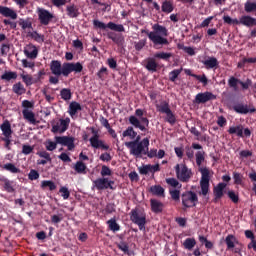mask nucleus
<instances>
[{
  "label": "nucleus",
  "instance_id": "nucleus-1",
  "mask_svg": "<svg viewBox=\"0 0 256 256\" xmlns=\"http://www.w3.org/2000/svg\"><path fill=\"white\" fill-rule=\"evenodd\" d=\"M50 71L52 75L49 76L50 85H59V77H69L71 73H81L83 71V64L81 62H64L61 64L59 60H52L50 62Z\"/></svg>",
  "mask_w": 256,
  "mask_h": 256
},
{
  "label": "nucleus",
  "instance_id": "nucleus-2",
  "mask_svg": "<svg viewBox=\"0 0 256 256\" xmlns=\"http://www.w3.org/2000/svg\"><path fill=\"white\" fill-rule=\"evenodd\" d=\"M152 30L153 31L147 33V36L154 47L169 45V40L166 38L169 37V30H167V27L161 24H154Z\"/></svg>",
  "mask_w": 256,
  "mask_h": 256
},
{
  "label": "nucleus",
  "instance_id": "nucleus-3",
  "mask_svg": "<svg viewBox=\"0 0 256 256\" xmlns=\"http://www.w3.org/2000/svg\"><path fill=\"white\" fill-rule=\"evenodd\" d=\"M143 115H145V110L138 108L135 110V115H131L128 118V121L132 127H135V129L147 131V127H149V118L143 117Z\"/></svg>",
  "mask_w": 256,
  "mask_h": 256
},
{
  "label": "nucleus",
  "instance_id": "nucleus-4",
  "mask_svg": "<svg viewBox=\"0 0 256 256\" xmlns=\"http://www.w3.org/2000/svg\"><path fill=\"white\" fill-rule=\"evenodd\" d=\"M125 145L130 149V155H133L136 158H141L142 155H147L149 138L142 139L139 144H135V142H126Z\"/></svg>",
  "mask_w": 256,
  "mask_h": 256
},
{
  "label": "nucleus",
  "instance_id": "nucleus-5",
  "mask_svg": "<svg viewBox=\"0 0 256 256\" xmlns=\"http://www.w3.org/2000/svg\"><path fill=\"white\" fill-rule=\"evenodd\" d=\"M130 221L139 227L140 231H145L147 225V214L139 208L132 209L129 213Z\"/></svg>",
  "mask_w": 256,
  "mask_h": 256
},
{
  "label": "nucleus",
  "instance_id": "nucleus-6",
  "mask_svg": "<svg viewBox=\"0 0 256 256\" xmlns=\"http://www.w3.org/2000/svg\"><path fill=\"white\" fill-rule=\"evenodd\" d=\"M156 109L158 113H163L164 115H166V123H169L170 125H175V123H177V118L175 117V114L171 110L169 102L162 101L160 104L156 105Z\"/></svg>",
  "mask_w": 256,
  "mask_h": 256
},
{
  "label": "nucleus",
  "instance_id": "nucleus-7",
  "mask_svg": "<svg viewBox=\"0 0 256 256\" xmlns=\"http://www.w3.org/2000/svg\"><path fill=\"white\" fill-rule=\"evenodd\" d=\"M175 172L178 181H181V183H189L191 177H193V172L185 164H177Z\"/></svg>",
  "mask_w": 256,
  "mask_h": 256
},
{
  "label": "nucleus",
  "instance_id": "nucleus-8",
  "mask_svg": "<svg viewBox=\"0 0 256 256\" xmlns=\"http://www.w3.org/2000/svg\"><path fill=\"white\" fill-rule=\"evenodd\" d=\"M181 201L185 209H191V207H197L199 197L197 196V193L193 191H186L181 194Z\"/></svg>",
  "mask_w": 256,
  "mask_h": 256
},
{
  "label": "nucleus",
  "instance_id": "nucleus-9",
  "mask_svg": "<svg viewBox=\"0 0 256 256\" xmlns=\"http://www.w3.org/2000/svg\"><path fill=\"white\" fill-rule=\"evenodd\" d=\"M93 26L94 29H102V31H105V29H110L111 31H116L117 33H125V26H123V24H116L114 22H108L105 24L99 20H93Z\"/></svg>",
  "mask_w": 256,
  "mask_h": 256
},
{
  "label": "nucleus",
  "instance_id": "nucleus-10",
  "mask_svg": "<svg viewBox=\"0 0 256 256\" xmlns=\"http://www.w3.org/2000/svg\"><path fill=\"white\" fill-rule=\"evenodd\" d=\"M199 173H201L200 194L206 197V195L209 193V181L211 179L210 172L207 167H200Z\"/></svg>",
  "mask_w": 256,
  "mask_h": 256
},
{
  "label": "nucleus",
  "instance_id": "nucleus-11",
  "mask_svg": "<svg viewBox=\"0 0 256 256\" xmlns=\"http://www.w3.org/2000/svg\"><path fill=\"white\" fill-rule=\"evenodd\" d=\"M91 133L93 134V136L89 139L91 147H93V149H103V151H109V145H106L103 140L99 139V131L92 127Z\"/></svg>",
  "mask_w": 256,
  "mask_h": 256
},
{
  "label": "nucleus",
  "instance_id": "nucleus-12",
  "mask_svg": "<svg viewBox=\"0 0 256 256\" xmlns=\"http://www.w3.org/2000/svg\"><path fill=\"white\" fill-rule=\"evenodd\" d=\"M71 123V119L69 117L63 119L60 118L58 121L52 124V133H65L67 129H69V124Z\"/></svg>",
  "mask_w": 256,
  "mask_h": 256
},
{
  "label": "nucleus",
  "instance_id": "nucleus-13",
  "mask_svg": "<svg viewBox=\"0 0 256 256\" xmlns=\"http://www.w3.org/2000/svg\"><path fill=\"white\" fill-rule=\"evenodd\" d=\"M228 85L229 87H231L232 89L237 90V85H241L242 89L244 91H247V89H249V87H251V85H253V81L251 79H246L245 82L241 81L238 78H235L234 76H231L228 80Z\"/></svg>",
  "mask_w": 256,
  "mask_h": 256
},
{
  "label": "nucleus",
  "instance_id": "nucleus-14",
  "mask_svg": "<svg viewBox=\"0 0 256 256\" xmlns=\"http://www.w3.org/2000/svg\"><path fill=\"white\" fill-rule=\"evenodd\" d=\"M55 141L58 145L67 147L68 151L75 149V138L71 136H55Z\"/></svg>",
  "mask_w": 256,
  "mask_h": 256
},
{
  "label": "nucleus",
  "instance_id": "nucleus-15",
  "mask_svg": "<svg viewBox=\"0 0 256 256\" xmlns=\"http://www.w3.org/2000/svg\"><path fill=\"white\" fill-rule=\"evenodd\" d=\"M243 125L239 124L237 126H232L228 129L229 135H237V137H251V130L249 128H245L243 131Z\"/></svg>",
  "mask_w": 256,
  "mask_h": 256
},
{
  "label": "nucleus",
  "instance_id": "nucleus-16",
  "mask_svg": "<svg viewBox=\"0 0 256 256\" xmlns=\"http://www.w3.org/2000/svg\"><path fill=\"white\" fill-rule=\"evenodd\" d=\"M37 13L41 25H49V23H51V21L53 20V14L45 8H38Z\"/></svg>",
  "mask_w": 256,
  "mask_h": 256
},
{
  "label": "nucleus",
  "instance_id": "nucleus-17",
  "mask_svg": "<svg viewBox=\"0 0 256 256\" xmlns=\"http://www.w3.org/2000/svg\"><path fill=\"white\" fill-rule=\"evenodd\" d=\"M215 99H217V96L212 92L207 91L203 93H198L195 97V103L201 105L209 101H214Z\"/></svg>",
  "mask_w": 256,
  "mask_h": 256
},
{
  "label": "nucleus",
  "instance_id": "nucleus-18",
  "mask_svg": "<svg viewBox=\"0 0 256 256\" xmlns=\"http://www.w3.org/2000/svg\"><path fill=\"white\" fill-rule=\"evenodd\" d=\"M235 113H239L240 115H247V113H255V107H250L247 104L237 103L232 107Z\"/></svg>",
  "mask_w": 256,
  "mask_h": 256
},
{
  "label": "nucleus",
  "instance_id": "nucleus-19",
  "mask_svg": "<svg viewBox=\"0 0 256 256\" xmlns=\"http://www.w3.org/2000/svg\"><path fill=\"white\" fill-rule=\"evenodd\" d=\"M23 119L30 123V125H37L39 121H37V118H35V113L29 109H23L22 110Z\"/></svg>",
  "mask_w": 256,
  "mask_h": 256
},
{
  "label": "nucleus",
  "instance_id": "nucleus-20",
  "mask_svg": "<svg viewBox=\"0 0 256 256\" xmlns=\"http://www.w3.org/2000/svg\"><path fill=\"white\" fill-rule=\"evenodd\" d=\"M226 187H227V184L224 182H220L214 187L213 193H214L215 201H217V199H222L223 195H225Z\"/></svg>",
  "mask_w": 256,
  "mask_h": 256
},
{
  "label": "nucleus",
  "instance_id": "nucleus-21",
  "mask_svg": "<svg viewBox=\"0 0 256 256\" xmlns=\"http://www.w3.org/2000/svg\"><path fill=\"white\" fill-rule=\"evenodd\" d=\"M193 149L200 151L203 149V146L201 144L192 143L191 147L185 148L186 157L189 159V161H193V159L195 158V151Z\"/></svg>",
  "mask_w": 256,
  "mask_h": 256
},
{
  "label": "nucleus",
  "instance_id": "nucleus-22",
  "mask_svg": "<svg viewBox=\"0 0 256 256\" xmlns=\"http://www.w3.org/2000/svg\"><path fill=\"white\" fill-rule=\"evenodd\" d=\"M144 67L150 73H157V69H159V64L157 63V60H155V58H147L145 60Z\"/></svg>",
  "mask_w": 256,
  "mask_h": 256
},
{
  "label": "nucleus",
  "instance_id": "nucleus-23",
  "mask_svg": "<svg viewBox=\"0 0 256 256\" xmlns=\"http://www.w3.org/2000/svg\"><path fill=\"white\" fill-rule=\"evenodd\" d=\"M238 22H239V25H244V27H255L256 18L251 17L249 15H244V16L240 17Z\"/></svg>",
  "mask_w": 256,
  "mask_h": 256
},
{
  "label": "nucleus",
  "instance_id": "nucleus-24",
  "mask_svg": "<svg viewBox=\"0 0 256 256\" xmlns=\"http://www.w3.org/2000/svg\"><path fill=\"white\" fill-rule=\"evenodd\" d=\"M150 206H151L152 213H156V214L163 213V208L165 207L163 202L157 199H150Z\"/></svg>",
  "mask_w": 256,
  "mask_h": 256
},
{
  "label": "nucleus",
  "instance_id": "nucleus-25",
  "mask_svg": "<svg viewBox=\"0 0 256 256\" xmlns=\"http://www.w3.org/2000/svg\"><path fill=\"white\" fill-rule=\"evenodd\" d=\"M0 15H3V17H10V19L13 20L17 19V12L7 6H0Z\"/></svg>",
  "mask_w": 256,
  "mask_h": 256
},
{
  "label": "nucleus",
  "instance_id": "nucleus-26",
  "mask_svg": "<svg viewBox=\"0 0 256 256\" xmlns=\"http://www.w3.org/2000/svg\"><path fill=\"white\" fill-rule=\"evenodd\" d=\"M79 111H83V107H81V104L77 101H72L69 104L68 108V113L70 117H74L75 115H77V113H79Z\"/></svg>",
  "mask_w": 256,
  "mask_h": 256
},
{
  "label": "nucleus",
  "instance_id": "nucleus-27",
  "mask_svg": "<svg viewBox=\"0 0 256 256\" xmlns=\"http://www.w3.org/2000/svg\"><path fill=\"white\" fill-rule=\"evenodd\" d=\"M0 129L4 137H11L13 135V130L11 129V122L5 120L1 125Z\"/></svg>",
  "mask_w": 256,
  "mask_h": 256
},
{
  "label": "nucleus",
  "instance_id": "nucleus-28",
  "mask_svg": "<svg viewBox=\"0 0 256 256\" xmlns=\"http://www.w3.org/2000/svg\"><path fill=\"white\" fill-rule=\"evenodd\" d=\"M24 55H26L28 59H37V56L39 55V50L37 49V46L30 45L28 46V49L24 50Z\"/></svg>",
  "mask_w": 256,
  "mask_h": 256
},
{
  "label": "nucleus",
  "instance_id": "nucleus-29",
  "mask_svg": "<svg viewBox=\"0 0 256 256\" xmlns=\"http://www.w3.org/2000/svg\"><path fill=\"white\" fill-rule=\"evenodd\" d=\"M93 187L97 189V191H105L107 189V178H98L93 181Z\"/></svg>",
  "mask_w": 256,
  "mask_h": 256
},
{
  "label": "nucleus",
  "instance_id": "nucleus-30",
  "mask_svg": "<svg viewBox=\"0 0 256 256\" xmlns=\"http://www.w3.org/2000/svg\"><path fill=\"white\" fill-rule=\"evenodd\" d=\"M2 183H4L3 188L6 193H15V182L7 179V178H2L0 179Z\"/></svg>",
  "mask_w": 256,
  "mask_h": 256
},
{
  "label": "nucleus",
  "instance_id": "nucleus-31",
  "mask_svg": "<svg viewBox=\"0 0 256 256\" xmlns=\"http://www.w3.org/2000/svg\"><path fill=\"white\" fill-rule=\"evenodd\" d=\"M225 243L227 245V250L231 251V249H235V244L239 243V240H237L235 235L229 234L225 238Z\"/></svg>",
  "mask_w": 256,
  "mask_h": 256
},
{
  "label": "nucleus",
  "instance_id": "nucleus-32",
  "mask_svg": "<svg viewBox=\"0 0 256 256\" xmlns=\"http://www.w3.org/2000/svg\"><path fill=\"white\" fill-rule=\"evenodd\" d=\"M149 191L155 197H165V188H163L161 185L151 186Z\"/></svg>",
  "mask_w": 256,
  "mask_h": 256
},
{
  "label": "nucleus",
  "instance_id": "nucleus-33",
  "mask_svg": "<svg viewBox=\"0 0 256 256\" xmlns=\"http://www.w3.org/2000/svg\"><path fill=\"white\" fill-rule=\"evenodd\" d=\"M66 12H67L68 17H70V19H76V17H79V15H80L79 8H77V6H75V4L67 6Z\"/></svg>",
  "mask_w": 256,
  "mask_h": 256
},
{
  "label": "nucleus",
  "instance_id": "nucleus-34",
  "mask_svg": "<svg viewBox=\"0 0 256 256\" xmlns=\"http://www.w3.org/2000/svg\"><path fill=\"white\" fill-rule=\"evenodd\" d=\"M203 65L206 67V69H215V67L219 66V61L215 57H209L203 61Z\"/></svg>",
  "mask_w": 256,
  "mask_h": 256
},
{
  "label": "nucleus",
  "instance_id": "nucleus-35",
  "mask_svg": "<svg viewBox=\"0 0 256 256\" xmlns=\"http://www.w3.org/2000/svg\"><path fill=\"white\" fill-rule=\"evenodd\" d=\"M74 170L78 175H87V165L83 161H77L74 165Z\"/></svg>",
  "mask_w": 256,
  "mask_h": 256
},
{
  "label": "nucleus",
  "instance_id": "nucleus-36",
  "mask_svg": "<svg viewBox=\"0 0 256 256\" xmlns=\"http://www.w3.org/2000/svg\"><path fill=\"white\" fill-rule=\"evenodd\" d=\"M108 39H111V41H113V43L118 45V47H121V45H123V43L125 42V38H123L121 35L115 34V33H109Z\"/></svg>",
  "mask_w": 256,
  "mask_h": 256
},
{
  "label": "nucleus",
  "instance_id": "nucleus-37",
  "mask_svg": "<svg viewBox=\"0 0 256 256\" xmlns=\"http://www.w3.org/2000/svg\"><path fill=\"white\" fill-rule=\"evenodd\" d=\"M12 91L15 95H25V93H27V89H25V86H23L21 82L15 83L12 86Z\"/></svg>",
  "mask_w": 256,
  "mask_h": 256
},
{
  "label": "nucleus",
  "instance_id": "nucleus-38",
  "mask_svg": "<svg viewBox=\"0 0 256 256\" xmlns=\"http://www.w3.org/2000/svg\"><path fill=\"white\" fill-rule=\"evenodd\" d=\"M106 223L110 231H113V233H117V231H121V226L119 225V223H117V220L115 218L108 220Z\"/></svg>",
  "mask_w": 256,
  "mask_h": 256
},
{
  "label": "nucleus",
  "instance_id": "nucleus-39",
  "mask_svg": "<svg viewBox=\"0 0 256 256\" xmlns=\"http://www.w3.org/2000/svg\"><path fill=\"white\" fill-rule=\"evenodd\" d=\"M181 73H183V67H181L180 69L172 70L168 74L169 81H171V83H175V81H177V79L179 78V75H181Z\"/></svg>",
  "mask_w": 256,
  "mask_h": 256
},
{
  "label": "nucleus",
  "instance_id": "nucleus-40",
  "mask_svg": "<svg viewBox=\"0 0 256 256\" xmlns=\"http://www.w3.org/2000/svg\"><path fill=\"white\" fill-rule=\"evenodd\" d=\"M161 9L163 13H173L175 7L173 6V2L166 0L162 3Z\"/></svg>",
  "mask_w": 256,
  "mask_h": 256
},
{
  "label": "nucleus",
  "instance_id": "nucleus-41",
  "mask_svg": "<svg viewBox=\"0 0 256 256\" xmlns=\"http://www.w3.org/2000/svg\"><path fill=\"white\" fill-rule=\"evenodd\" d=\"M60 97L61 99H63V101H71V98L73 97V93H71V89L63 88L60 91Z\"/></svg>",
  "mask_w": 256,
  "mask_h": 256
},
{
  "label": "nucleus",
  "instance_id": "nucleus-42",
  "mask_svg": "<svg viewBox=\"0 0 256 256\" xmlns=\"http://www.w3.org/2000/svg\"><path fill=\"white\" fill-rule=\"evenodd\" d=\"M3 169L5 171H9V173H13V174L21 173V169L17 168V166H15V164H13V163L4 164Z\"/></svg>",
  "mask_w": 256,
  "mask_h": 256
},
{
  "label": "nucleus",
  "instance_id": "nucleus-43",
  "mask_svg": "<svg viewBox=\"0 0 256 256\" xmlns=\"http://www.w3.org/2000/svg\"><path fill=\"white\" fill-rule=\"evenodd\" d=\"M49 189V191H55L57 189V185H55V182L51 180H43L41 182V189Z\"/></svg>",
  "mask_w": 256,
  "mask_h": 256
},
{
  "label": "nucleus",
  "instance_id": "nucleus-44",
  "mask_svg": "<svg viewBox=\"0 0 256 256\" xmlns=\"http://www.w3.org/2000/svg\"><path fill=\"white\" fill-rule=\"evenodd\" d=\"M196 157V165L198 167H201V165H203V162L205 161V152L202 150H199L196 152L195 154Z\"/></svg>",
  "mask_w": 256,
  "mask_h": 256
},
{
  "label": "nucleus",
  "instance_id": "nucleus-45",
  "mask_svg": "<svg viewBox=\"0 0 256 256\" xmlns=\"http://www.w3.org/2000/svg\"><path fill=\"white\" fill-rule=\"evenodd\" d=\"M20 77L23 81V83H25L26 87H31V85H33V76H31L30 74H20Z\"/></svg>",
  "mask_w": 256,
  "mask_h": 256
},
{
  "label": "nucleus",
  "instance_id": "nucleus-46",
  "mask_svg": "<svg viewBox=\"0 0 256 256\" xmlns=\"http://www.w3.org/2000/svg\"><path fill=\"white\" fill-rule=\"evenodd\" d=\"M2 81H11V79H17V72L8 71L1 75Z\"/></svg>",
  "mask_w": 256,
  "mask_h": 256
},
{
  "label": "nucleus",
  "instance_id": "nucleus-47",
  "mask_svg": "<svg viewBox=\"0 0 256 256\" xmlns=\"http://www.w3.org/2000/svg\"><path fill=\"white\" fill-rule=\"evenodd\" d=\"M156 59H163V61H169L173 57L172 53L169 52H158L154 55Z\"/></svg>",
  "mask_w": 256,
  "mask_h": 256
},
{
  "label": "nucleus",
  "instance_id": "nucleus-48",
  "mask_svg": "<svg viewBox=\"0 0 256 256\" xmlns=\"http://www.w3.org/2000/svg\"><path fill=\"white\" fill-rule=\"evenodd\" d=\"M183 245L186 249H188V251H191V249H193V247L197 245V241L195 240V238H187L184 241Z\"/></svg>",
  "mask_w": 256,
  "mask_h": 256
},
{
  "label": "nucleus",
  "instance_id": "nucleus-49",
  "mask_svg": "<svg viewBox=\"0 0 256 256\" xmlns=\"http://www.w3.org/2000/svg\"><path fill=\"white\" fill-rule=\"evenodd\" d=\"M171 199L175 201L176 203H179L181 201V191L174 189L169 191Z\"/></svg>",
  "mask_w": 256,
  "mask_h": 256
},
{
  "label": "nucleus",
  "instance_id": "nucleus-50",
  "mask_svg": "<svg viewBox=\"0 0 256 256\" xmlns=\"http://www.w3.org/2000/svg\"><path fill=\"white\" fill-rule=\"evenodd\" d=\"M101 177H111V175H113V171L111 170V168H109V166L107 165H103L101 168V172H100Z\"/></svg>",
  "mask_w": 256,
  "mask_h": 256
},
{
  "label": "nucleus",
  "instance_id": "nucleus-51",
  "mask_svg": "<svg viewBox=\"0 0 256 256\" xmlns=\"http://www.w3.org/2000/svg\"><path fill=\"white\" fill-rule=\"evenodd\" d=\"M234 185H243V174L239 172H233Z\"/></svg>",
  "mask_w": 256,
  "mask_h": 256
},
{
  "label": "nucleus",
  "instance_id": "nucleus-52",
  "mask_svg": "<svg viewBox=\"0 0 256 256\" xmlns=\"http://www.w3.org/2000/svg\"><path fill=\"white\" fill-rule=\"evenodd\" d=\"M46 150L47 151H55V149H57V145H59V143H57V141L55 140V142L51 141V140H47L44 143Z\"/></svg>",
  "mask_w": 256,
  "mask_h": 256
},
{
  "label": "nucleus",
  "instance_id": "nucleus-53",
  "mask_svg": "<svg viewBox=\"0 0 256 256\" xmlns=\"http://www.w3.org/2000/svg\"><path fill=\"white\" fill-rule=\"evenodd\" d=\"M30 37H32V39L36 40L37 43H43V41H45V36L39 34L37 31H34L30 34Z\"/></svg>",
  "mask_w": 256,
  "mask_h": 256
},
{
  "label": "nucleus",
  "instance_id": "nucleus-54",
  "mask_svg": "<svg viewBox=\"0 0 256 256\" xmlns=\"http://www.w3.org/2000/svg\"><path fill=\"white\" fill-rule=\"evenodd\" d=\"M109 75V72H108V70H107V67H105V66H102L101 68H100V70L97 72V77H98V79H105V77H107Z\"/></svg>",
  "mask_w": 256,
  "mask_h": 256
},
{
  "label": "nucleus",
  "instance_id": "nucleus-55",
  "mask_svg": "<svg viewBox=\"0 0 256 256\" xmlns=\"http://www.w3.org/2000/svg\"><path fill=\"white\" fill-rule=\"evenodd\" d=\"M140 175H148L151 173V164L143 165L138 168Z\"/></svg>",
  "mask_w": 256,
  "mask_h": 256
},
{
  "label": "nucleus",
  "instance_id": "nucleus-56",
  "mask_svg": "<svg viewBox=\"0 0 256 256\" xmlns=\"http://www.w3.org/2000/svg\"><path fill=\"white\" fill-rule=\"evenodd\" d=\"M223 21L227 25H239V20L237 18L233 19L231 16H223Z\"/></svg>",
  "mask_w": 256,
  "mask_h": 256
},
{
  "label": "nucleus",
  "instance_id": "nucleus-57",
  "mask_svg": "<svg viewBox=\"0 0 256 256\" xmlns=\"http://www.w3.org/2000/svg\"><path fill=\"white\" fill-rule=\"evenodd\" d=\"M117 247L120 251H123L125 255H129V244H127V242L122 241L117 245Z\"/></svg>",
  "mask_w": 256,
  "mask_h": 256
},
{
  "label": "nucleus",
  "instance_id": "nucleus-58",
  "mask_svg": "<svg viewBox=\"0 0 256 256\" xmlns=\"http://www.w3.org/2000/svg\"><path fill=\"white\" fill-rule=\"evenodd\" d=\"M40 175L39 172L35 169H31L29 174H28V179L30 181H37V179H39Z\"/></svg>",
  "mask_w": 256,
  "mask_h": 256
},
{
  "label": "nucleus",
  "instance_id": "nucleus-59",
  "mask_svg": "<svg viewBox=\"0 0 256 256\" xmlns=\"http://www.w3.org/2000/svg\"><path fill=\"white\" fill-rule=\"evenodd\" d=\"M227 195L230 200H232L234 203H239V194L235 193L233 190H229L227 192Z\"/></svg>",
  "mask_w": 256,
  "mask_h": 256
},
{
  "label": "nucleus",
  "instance_id": "nucleus-60",
  "mask_svg": "<svg viewBox=\"0 0 256 256\" xmlns=\"http://www.w3.org/2000/svg\"><path fill=\"white\" fill-rule=\"evenodd\" d=\"M147 45V39H141L139 42L134 43V48L137 51H142L143 47Z\"/></svg>",
  "mask_w": 256,
  "mask_h": 256
},
{
  "label": "nucleus",
  "instance_id": "nucleus-61",
  "mask_svg": "<svg viewBox=\"0 0 256 256\" xmlns=\"http://www.w3.org/2000/svg\"><path fill=\"white\" fill-rule=\"evenodd\" d=\"M59 193H62V197L64 200H67L69 199V197H71V192L69 191V188L65 186L60 188Z\"/></svg>",
  "mask_w": 256,
  "mask_h": 256
},
{
  "label": "nucleus",
  "instance_id": "nucleus-62",
  "mask_svg": "<svg viewBox=\"0 0 256 256\" xmlns=\"http://www.w3.org/2000/svg\"><path fill=\"white\" fill-rule=\"evenodd\" d=\"M115 204L114 203H108L104 209V212L106 215H111V213H115Z\"/></svg>",
  "mask_w": 256,
  "mask_h": 256
},
{
  "label": "nucleus",
  "instance_id": "nucleus-63",
  "mask_svg": "<svg viewBox=\"0 0 256 256\" xmlns=\"http://www.w3.org/2000/svg\"><path fill=\"white\" fill-rule=\"evenodd\" d=\"M9 51H11V45H9V43H3L0 49L1 55H7Z\"/></svg>",
  "mask_w": 256,
  "mask_h": 256
},
{
  "label": "nucleus",
  "instance_id": "nucleus-64",
  "mask_svg": "<svg viewBox=\"0 0 256 256\" xmlns=\"http://www.w3.org/2000/svg\"><path fill=\"white\" fill-rule=\"evenodd\" d=\"M19 25L22 27V29H33V23L28 20H22Z\"/></svg>",
  "mask_w": 256,
  "mask_h": 256
}]
</instances>
